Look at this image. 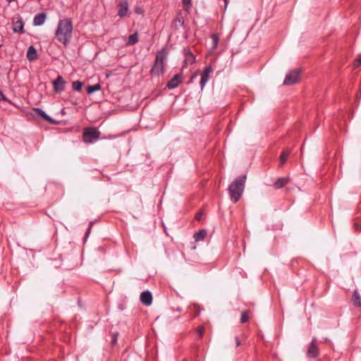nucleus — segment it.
Returning <instances> with one entry per match:
<instances>
[{
    "label": "nucleus",
    "mask_w": 361,
    "mask_h": 361,
    "mask_svg": "<svg viewBox=\"0 0 361 361\" xmlns=\"http://www.w3.org/2000/svg\"><path fill=\"white\" fill-rule=\"evenodd\" d=\"M73 34V23L70 18H63L58 23L57 29L55 32L58 41L64 45H67Z\"/></svg>",
    "instance_id": "nucleus-1"
},
{
    "label": "nucleus",
    "mask_w": 361,
    "mask_h": 361,
    "mask_svg": "<svg viewBox=\"0 0 361 361\" xmlns=\"http://www.w3.org/2000/svg\"><path fill=\"white\" fill-rule=\"evenodd\" d=\"M246 180V175L238 176L233 180L228 188V192L231 200L233 202L236 203L241 197Z\"/></svg>",
    "instance_id": "nucleus-2"
},
{
    "label": "nucleus",
    "mask_w": 361,
    "mask_h": 361,
    "mask_svg": "<svg viewBox=\"0 0 361 361\" xmlns=\"http://www.w3.org/2000/svg\"><path fill=\"white\" fill-rule=\"evenodd\" d=\"M166 58L167 52L165 49H162L157 51L155 61L150 70V73L152 76H159L164 73Z\"/></svg>",
    "instance_id": "nucleus-3"
},
{
    "label": "nucleus",
    "mask_w": 361,
    "mask_h": 361,
    "mask_svg": "<svg viewBox=\"0 0 361 361\" xmlns=\"http://www.w3.org/2000/svg\"><path fill=\"white\" fill-rule=\"evenodd\" d=\"M100 134V132L94 127L85 128L82 133V140L85 143H92L99 138Z\"/></svg>",
    "instance_id": "nucleus-4"
},
{
    "label": "nucleus",
    "mask_w": 361,
    "mask_h": 361,
    "mask_svg": "<svg viewBox=\"0 0 361 361\" xmlns=\"http://www.w3.org/2000/svg\"><path fill=\"white\" fill-rule=\"evenodd\" d=\"M300 69H294L290 71L286 76L283 80V85H292L297 83L300 79Z\"/></svg>",
    "instance_id": "nucleus-5"
},
{
    "label": "nucleus",
    "mask_w": 361,
    "mask_h": 361,
    "mask_svg": "<svg viewBox=\"0 0 361 361\" xmlns=\"http://www.w3.org/2000/svg\"><path fill=\"white\" fill-rule=\"evenodd\" d=\"M319 355V349L317 344V338H313L308 346L307 350V356L309 358H316Z\"/></svg>",
    "instance_id": "nucleus-6"
},
{
    "label": "nucleus",
    "mask_w": 361,
    "mask_h": 361,
    "mask_svg": "<svg viewBox=\"0 0 361 361\" xmlns=\"http://www.w3.org/2000/svg\"><path fill=\"white\" fill-rule=\"evenodd\" d=\"M213 73V68L211 66H207L204 68L203 71L201 74V79L200 82V88L203 90L206 83L208 82L210 78V75Z\"/></svg>",
    "instance_id": "nucleus-7"
},
{
    "label": "nucleus",
    "mask_w": 361,
    "mask_h": 361,
    "mask_svg": "<svg viewBox=\"0 0 361 361\" xmlns=\"http://www.w3.org/2000/svg\"><path fill=\"white\" fill-rule=\"evenodd\" d=\"M129 6L127 0H122L118 4V16L120 18H124L128 16Z\"/></svg>",
    "instance_id": "nucleus-8"
},
{
    "label": "nucleus",
    "mask_w": 361,
    "mask_h": 361,
    "mask_svg": "<svg viewBox=\"0 0 361 361\" xmlns=\"http://www.w3.org/2000/svg\"><path fill=\"white\" fill-rule=\"evenodd\" d=\"M184 54V61H183V67H186L189 65H192L196 61L195 56L192 54L190 49H184L183 51Z\"/></svg>",
    "instance_id": "nucleus-9"
},
{
    "label": "nucleus",
    "mask_w": 361,
    "mask_h": 361,
    "mask_svg": "<svg viewBox=\"0 0 361 361\" xmlns=\"http://www.w3.org/2000/svg\"><path fill=\"white\" fill-rule=\"evenodd\" d=\"M66 81L61 75H59L56 80L52 82L54 90L56 93H60L65 90Z\"/></svg>",
    "instance_id": "nucleus-10"
},
{
    "label": "nucleus",
    "mask_w": 361,
    "mask_h": 361,
    "mask_svg": "<svg viewBox=\"0 0 361 361\" xmlns=\"http://www.w3.org/2000/svg\"><path fill=\"white\" fill-rule=\"evenodd\" d=\"M182 75L180 73L176 74L167 83L166 87L170 89L176 88L182 82Z\"/></svg>",
    "instance_id": "nucleus-11"
},
{
    "label": "nucleus",
    "mask_w": 361,
    "mask_h": 361,
    "mask_svg": "<svg viewBox=\"0 0 361 361\" xmlns=\"http://www.w3.org/2000/svg\"><path fill=\"white\" fill-rule=\"evenodd\" d=\"M140 301L144 305L148 306L150 305L152 302V293L149 290H145L142 292L140 295Z\"/></svg>",
    "instance_id": "nucleus-12"
},
{
    "label": "nucleus",
    "mask_w": 361,
    "mask_h": 361,
    "mask_svg": "<svg viewBox=\"0 0 361 361\" xmlns=\"http://www.w3.org/2000/svg\"><path fill=\"white\" fill-rule=\"evenodd\" d=\"M13 30L16 33L24 32V22L22 18L18 17L17 20L13 22Z\"/></svg>",
    "instance_id": "nucleus-13"
},
{
    "label": "nucleus",
    "mask_w": 361,
    "mask_h": 361,
    "mask_svg": "<svg viewBox=\"0 0 361 361\" xmlns=\"http://www.w3.org/2000/svg\"><path fill=\"white\" fill-rule=\"evenodd\" d=\"M47 18V14L45 13H39L37 14L33 19V25L40 26L43 25Z\"/></svg>",
    "instance_id": "nucleus-14"
},
{
    "label": "nucleus",
    "mask_w": 361,
    "mask_h": 361,
    "mask_svg": "<svg viewBox=\"0 0 361 361\" xmlns=\"http://www.w3.org/2000/svg\"><path fill=\"white\" fill-rule=\"evenodd\" d=\"M27 59L29 61H32L37 58V54L35 48L33 46H30L27 51Z\"/></svg>",
    "instance_id": "nucleus-15"
},
{
    "label": "nucleus",
    "mask_w": 361,
    "mask_h": 361,
    "mask_svg": "<svg viewBox=\"0 0 361 361\" xmlns=\"http://www.w3.org/2000/svg\"><path fill=\"white\" fill-rule=\"evenodd\" d=\"M34 110L38 114L39 116L43 118L45 121L52 124L55 123L54 119L51 117H50L47 114H46V112L44 111L42 109L39 108H35Z\"/></svg>",
    "instance_id": "nucleus-16"
},
{
    "label": "nucleus",
    "mask_w": 361,
    "mask_h": 361,
    "mask_svg": "<svg viewBox=\"0 0 361 361\" xmlns=\"http://www.w3.org/2000/svg\"><path fill=\"white\" fill-rule=\"evenodd\" d=\"M289 178L286 177L279 178L274 183V186L276 189L284 187L288 182Z\"/></svg>",
    "instance_id": "nucleus-17"
},
{
    "label": "nucleus",
    "mask_w": 361,
    "mask_h": 361,
    "mask_svg": "<svg viewBox=\"0 0 361 361\" xmlns=\"http://www.w3.org/2000/svg\"><path fill=\"white\" fill-rule=\"evenodd\" d=\"M352 302L355 307H361V297L357 291L355 290L352 296Z\"/></svg>",
    "instance_id": "nucleus-18"
},
{
    "label": "nucleus",
    "mask_w": 361,
    "mask_h": 361,
    "mask_svg": "<svg viewBox=\"0 0 361 361\" xmlns=\"http://www.w3.org/2000/svg\"><path fill=\"white\" fill-rule=\"evenodd\" d=\"M290 153V151L288 149H284L283 150V152H281V154L279 157V165L280 166H282L285 164Z\"/></svg>",
    "instance_id": "nucleus-19"
},
{
    "label": "nucleus",
    "mask_w": 361,
    "mask_h": 361,
    "mask_svg": "<svg viewBox=\"0 0 361 361\" xmlns=\"http://www.w3.org/2000/svg\"><path fill=\"white\" fill-rule=\"evenodd\" d=\"M207 235V231L205 229H201L198 232L194 234V238L195 241L203 240Z\"/></svg>",
    "instance_id": "nucleus-20"
},
{
    "label": "nucleus",
    "mask_w": 361,
    "mask_h": 361,
    "mask_svg": "<svg viewBox=\"0 0 361 361\" xmlns=\"http://www.w3.org/2000/svg\"><path fill=\"white\" fill-rule=\"evenodd\" d=\"M137 42H138V35H137V32H135L128 37V39L126 42V44L128 46H132V45L135 44Z\"/></svg>",
    "instance_id": "nucleus-21"
},
{
    "label": "nucleus",
    "mask_w": 361,
    "mask_h": 361,
    "mask_svg": "<svg viewBox=\"0 0 361 361\" xmlns=\"http://www.w3.org/2000/svg\"><path fill=\"white\" fill-rule=\"evenodd\" d=\"M101 87H102L99 83H97L93 85H89L87 88V93L88 94H91L94 92L100 90Z\"/></svg>",
    "instance_id": "nucleus-22"
},
{
    "label": "nucleus",
    "mask_w": 361,
    "mask_h": 361,
    "mask_svg": "<svg viewBox=\"0 0 361 361\" xmlns=\"http://www.w3.org/2000/svg\"><path fill=\"white\" fill-rule=\"evenodd\" d=\"M184 24V21L183 20L181 17L177 16L176 17L172 23L173 26L176 29H178L179 27H182Z\"/></svg>",
    "instance_id": "nucleus-23"
},
{
    "label": "nucleus",
    "mask_w": 361,
    "mask_h": 361,
    "mask_svg": "<svg viewBox=\"0 0 361 361\" xmlns=\"http://www.w3.org/2000/svg\"><path fill=\"white\" fill-rule=\"evenodd\" d=\"M83 83L80 80L73 81L72 83V87L75 91L80 92L82 90Z\"/></svg>",
    "instance_id": "nucleus-24"
},
{
    "label": "nucleus",
    "mask_w": 361,
    "mask_h": 361,
    "mask_svg": "<svg viewBox=\"0 0 361 361\" xmlns=\"http://www.w3.org/2000/svg\"><path fill=\"white\" fill-rule=\"evenodd\" d=\"M250 318V311L245 310L243 311L241 314L240 317V322L244 324L246 323Z\"/></svg>",
    "instance_id": "nucleus-25"
},
{
    "label": "nucleus",
    "mask_w": 361,
    "mask_h": 361,
    "mask_svg": "<svg viewBox=\"0 0 361 361\" xmlns=\"http://www.w3.org/2000/svg\"><path fill=\"white\" fill-rule=\"evenodd\" d=\"M190 309L193 312V317L198 316L201 312V309L197 305H191Z\"/></svg>",
    "instance_id": "nucleus-26"
},
{
    "label": "nucleus",
    "mask_w": 361,
    "mask_h": 361,
    "mask_svg": "<svg viewBox=\"0 0 361 361\" xmlns=\"http://www.w3.org/2000/svg\"><path fill=\"white\" fill-rule=\"evenodd\" d=\"M183 6L185 11L189 12L192 7L191 0H182Z\"/></svg>",
    "instance_id": "nucleus-27"
},
{
    "label": "nucleus",
    "mask_w": 361,
    "mask_h": 361,
    "mask_svg": "<svg viewBox=\"0 0 361 361\" xmlns=\"http://www.w3.org/2000/svg\"><path fill=\"white\" fill-rule=\"evenodd\" d=\"M211 38L212 40V47L216 48L217 47V45L219 44V37L218 34H216V33L212 34Z\"/></svg>",
    "instance_id": "nucleus-28"
},
{
    "label": "nucleus",
    "mask_w": 361,
    "mask_h": 361,
    "mask_svg": "<svg viewBox=\"0 0 361 361\" xmlns=\"http://www.w3.org/2000/svg\"><path fill=\"white\" fill-rule=\"evenodd\" d=\"M360 65H361V56L360 57H358L357 59H356L353 62V66L355 68H357Z\"/></svg>",
    "instance_id": "nucleus-29"
},
{
    "label": "nucleus",
    "mask_w": 361,
    "mask_h": 361,
    "mask_svg": "<svg viewBox=\"0 0 361 361\" xmlns=\"http://www.w3.org/2000/svg\"><path fill=\"white\" fill-rule=\"evenodd\" d=\"M92 225H93V222H92V221H91V222L90 223V224H89V227H88V228H87V231H86L85 237H87V236H88V235L90 234V231H91V228H92Z\"/></svg>",
    "instance_id": "nucleus-30"
},
{
    "label": "nucleus",
    "mask_w": 361,
    "mask_h": 361,
    "mask_svg": "<svg viewBox=\"0 0 361 361\" xmlns=\"http://www.w3.org/2000/svg\"><path fill=\"white\" fill-rule=\"evenodd\" d=\"M0 101H8V99L4 95V94L2 92V91L0 90Z\"/></svg>",
    "instance_id": "nucleus-31"
},
{
    "label": "nucleus",
    "mask_w": 361,
    "mask_h": 361,
    "mask_svg": "<svg viewBox=\"0 0 361 361\" xmlns=\"http://www.w3.org/2000/svg\"><path fill=\"white\" fill-rule=\"evenodd\" d=\"M203 216V212H198L196 216H195V219L197 220V221H200L202 219V217Z\"/></svg>",
    "instance_id": "nucleus-32"
},
{
    "label": "nucleus",
    "mask_w": 361,
    "mask_h": 361,
    "mask_svg": "<svg viewBox=\"0 0 361 361\" xmlns=\"http://www.w3.org/2000/svg\"><path fill=\"white\" fill-rule=\"evenodd\" d=\"M135 13L137 14H142L143 13L142 9L140 7L135 8Z\"/></svg>",
    "instance_id": "nucleus-33"
},
{
    "label": "nucleus",
    "mask_w": 361,
    "mask_h": 361,
    "mask_svg": "<svg viewBox=\"0 0 361 361\" xmlns=\"http://www.w3.org/2000/svg\"><path fill=\"white\" fill-rule=\"evenodd\" d=\"M203 333H204V328L200 327L198 329L199 337H202V336L203 335Z\"/></svg>",
    "instance_id": "nucleus-34"
},
{
    "label": "nucleus",
    "mask_w": 361,
    "mask_h": 361,
    "mask_svg": "<svg viewBox=\"0 0 361 361\" xmlns=\"http://www.w3.org/2000/svg\"><path fill=\"white\" fill-rule=\"evenodd\" d=\"M116 342H117V337L116 335H114L112 340H111V343H112V345H114L115 343H116Z\"/></svg>",
    "instance_id": "nucleus-35"
},
{
    "label": "nucleus",
    "mask_w": 361,
    "mask_h": 361,
    "mask_svg": "<svg viewBox=\"0 0 361 361\" xmlns=\"http://www.w3.org/2000/svg\"><path fill=\"white\" fill-rule=\"evenodd\" d=\"M235 343H236V346H239L240 345V341L238 337H235Z\"/></svg>",
    "instance_id": "nucleus-36"
},
{
    "label": "nucleus",
    "mask_w": 361,
    "mask_h": 361,
    "mask_svg": "<svg viewBox=\"0 0 361 361\" xmlns=\"http://www.w3.org/2000/svg\"><path fill=\"white\" fill-rule=\"evenodd\" d=\"M197 75V73H194V74L191 76V78H190V82H191L192 81V80H193V79H194Z\"/></svg>",
    "instance_id": "nucleus-37"
},
{
    "label": "nucleus",
    "mask_w": 361,
    "mask_h": 361,
    "mask_svg": "<svg viewBox=\"0 0 361 361\" xmlns=\"http://www.w3.org/2000/svg\"><path fill=\"white\" fill-rule=\"evenodd\" d=\"M354 226H355V228L356 229H357V228H358L359 225H358V224H357V223H355V224H354Z\"/></svg>",
    "instance_id": "nucleus-38"
},
{
    "label": "nucleus",
    "mask_w": 361,
    "mask_h": 361,
    "mask_svg": "<svg viewBox=\"0 0 361 361\" xmlns=\"http://www.w3.org/2000/svg\"><path fill=\"white\" fill-rule=\"evenodd\" d=\"M228 0H224V2H225L226 6V5H227V4H228Z\"/></svg>",
    "instance_id": "nucleus-39"
},
{
    "label": "nucleus",
    "mask_w": 361,
    "mask_h": 361,
    "mask_svg": "<svg viewBox=\"0 0 361 361\" xmlns=\"http://www.w3.org/2000/svg\"><path fill=\"white\" fill-rule=\"evenodd\" d=\"M177 311H179V312L181 311V308L180 307H178L177 308Z\"/></svg>",
    "instance_id": "nucleus-40"
},
{
    "label": "nucleus",
    "mask_w": 361,
    "mask_h": 361,
    "mask_svg": "<svg viewBox=\"0 0 361 361\" xmlns=\"http://www.w3.org/2000/svg\"><path fill=\"white\" fill-rule=\"evenodd\" d=\"M183 361H188V360H184Z\"/></svg>",
    "instance_id": "nucleus-41"
}]
</instances>
